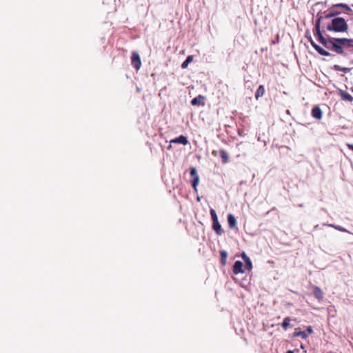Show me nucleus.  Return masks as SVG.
I'll use <instances>...</instances> for the list:
<instances>
[{
	"mask_svg": "<svg viewBox=\"0 0 353 353\" xmlns=\"http://www.w3.org/2000/svg\"><path fill=\"white\" fill-rule=\"evenodd\" d=\"M314 35L317 37L318 41L322 43L326 48L334 51L339 54H343L344 50L340 43L336 41L339 38L325 39L320 30L319 19L317 21L314 28Z\"/></svg>",
	"mask_w": 353,
	"mask_h": 353,
	"instance_id": "obj_1",
	"label": "nucleus"
},
{
	"mask_svg": "<svg viewBox=\"0 0 353 353\" xmlns=\"http://www.w3.org/2000/svg\"><path fill=\"white\" fill-rule=\"evenodd\" d=\"M327 30L335 32H345L348 30V25L343 17H335L327 25Z\"/></svg>",
	"mask_w": 353,
	"mask_h": 353,
	"instance_id": "obj_2",
	"label": "nucleus"
},
{
	"mask_svg": "<svg viewBox=\"0 0 353 353\" xmlns=\"http://www.w3.org/2000/svg\"><path fill=\"white\" fill-rule=\"evenodd\" d=\"M210 212L212 220V228L218 236H221L223 230L219 222L217 214L214 209H211Z\"/></svg>",
	"mask_w": 353,
	"mask_h": 353,
	"instance_id": "obj_3",
	"label": "nucleus"
},
{
	"mask_svg": "<svg viewBox=\"0 0 353 353\" xmlns=\"http://www.w3.org/2000/svg\"><path fill=\"white\" fill-rule=\"evenodd\" d=\"M131 63L132 66L137 70H139L141 66V61L140 56L137 52H132L131 57Z\"/></svg>",
	"mask_w": 353,
	"mask_h": 353,
	"instance_id": "obj_4",
	"label": "nucleus"
},
{
	"mask_svg": "<svg viewBox=\"0 0 353 353\" xmlns=\"http://www.w3.org/2000/svg\"><path fill=\"white\" fill-rule=\"evenodd\" d=\"M313 294L319 301H321L323 299L324 292L318 286H313Z\"/></svg>",
	"mask_w": 353,
	"mask_h": 353,
	"instance_id": "obj_5",
	"label": "nucleus"
},
{
	"mask_svg": "<svg viewBox=\"0 0 353 353\" xmlns=\"http://www.w3.org/2000/svg\"><path fill=\"white\" fill-rule=\"evenodd\" d=\"M310 43L312 46L321 54L323 56H330V53L324 50L323 48L317 45L314 41L310 39Z\"/></svg>",
	"mask_w": 353,
	"mask_h": 353,
	"instance_id": "obj_6",
	"label": "nucleus"
},
{
	"mask_svg": "<svg viewBox=\"0 0 353 353\" xmlns=\"http://www.w3.org/2000/svg\"><path fill=\"white\" fill-rule=\"evenodd\" d=\"M243 264L241 261H236L233 265V269H232L233 273L235 274H238L239 273H243L244 270L243 269Z\"/></svg>",
	"mask_w": 353,
	"mask_h": 353,
	"instance_id": "obj_7",
	"label": "nucleus"
},
{
	"mask_svg": "<svg viewBox=\"0 0 353 353\" xmlns=\"http://www.w3.org/2000/svg\"><path fill=\"white\" fill-rule=\"evenodd\" d=\"M336 41L340 43L342 47H353V39L339 38Z\"/></svg>",
	"mask_w": 353,
	"mask_h": 353,
	"instance_id": "obj_8",
	"label": "nucleus"
},
{
	"mask_svg": "<svg viewBox=\"0 0 353 353\" xmlns=\"http://www.w3.org/2000/svg\"><path fill=\"white\" fill-rule=\"evenodd\" d=\"M170 143H179L185 145L188 143V140L185 136L180 135L179 137L172 139Z\"/></svg>",
	"mask_w": 353,
	"mask_h": 353,
	"instance_id": "obj_9",
	"label": "nucleus"
},
{
	"mask_svg": "<svg viewBox=\"0 0 353 353\" xmlns=\"http://www.w3.org/2000/svg\"><path fill=\"white\" fill-rule=\"evenodd\" d=\"M312 116L319 120L322 118V111L319 106L316 105L312 108Z\"/></svg>",
	"mask_w": 353,
	"mask_h": 353,
	"instance_id": "obj_10",
	"label": "nucleus"
},
{
	"mask_svg": "<svg viewBox=\"0 0 353 353\" xmlns=\"http://www.w3.org/2000/svg\"><path fill=\"white\" fill-rule=\"evenodd\" d=\"M228 225L230 228H234V227H236V218L235 216L232 214H229L228 215Z\"/></svg>",
	"mask_w": 353,
	"mask_h": 353,
	"instance_id": "obj_11",
	"label": "nucleus"
},
{
	"mask_svg": "<svg viewBox=\"0 0 353 353\" xmlns=\"http://www.w3.org/2000/svg\"><path fill=\"white\" fill-rule=\"evenodd\" d=\"M264 93H265L264 86L263 85H259L255 92L256 99H258L259 97H261L262 96H263Z\"/></svg>",
	"mask_w": 353,
	"mask_h": 353,
	"instance_id": "obj_12",
	"label": "nucleus"
},
{
	"mask_svg": "<svg viewBox=\"0 0 353 353\" xmlns=\"http://www.w3.org/2000/svg\"><path fill=\"white\" fill-rule=\"evenodd\" d=\"M341 97L343 100L347 101H353V97L349 94L348 92L341 91Z\"/></svg>",
	"mask_w": 353,
	"mask_h": 353,
	"instance_id": "obj_13",
	"label": "nucleus"
},
{
	"mask_svg": "<svg viewBox=\"0 0 353 353\" xmlns=\"http://www.w3.org/2000/svg\"><path fill=\"white\" fill-rule=\"evenodd\" d=\"M291 321V319L290 317H285L281 324L283 330H287L288 327H291L290 323Z\"/></svg>",
	"mask_w": 353,
	"mask_h": 353,
	"instance_id": "obj_14",
	"label": "nucleus"
},
{
	"mask_svg": "<svg viewBox=\"0 0 353 353\" xmlns=\"http://www.w3.org/2000/svg\"><path fill=\"white\" fill-rule=\"evenodd\" d=\"M204 99V97L202 96V95H199L197 97H195L194 98L192 101H191V104L192 105H201V100H203Z\"/></svg>",
	"mask_w": 353,
	"mask_h": 353,
	"instance_id": "obj_15",
	"label": "nucleus"
},
{
	"mask_svg": "<svg viewBox=\"0 0 353 353\" xmlns=\"http://www.w3.org/2000/svg\"><path fill=\"white\" fill-rule=\"evenodd\" d=\"M193 60V56L189 55L186 59L182 63L181 68L183 69L187 68L188 66V64L191 63Z\"/></svg>",
	"mask_w": 353,
	"mask_h": 353,
	"instance_id": "obj_16",
	"label": "nucleus"
},
{
	"mask_svg": "<svg viewBox=\"0 0 353 353\" xmlns=\"http://www.w3.org/2000/svg\"><path fill=\"white\" fill-rule=\"evenodd\" d=\"M219 153H220V156L222 159V162L223 163H226L229 159L227 152L224 150H221Z\"/></svg>",
	"mask_w": 353,
	"mask_h": 353,
	"instance_id": "obj_17",
	"label": "nucleus"
},
{
	"mask_svg": "<svg viewBox=\"0 0 353 353\" xmlns=\"http://www.w3.org/2000/svg\"><path fill=\"white\" fill-rule=\"evenodd\" d=\"M294 337L300 336L303 339H306L307 338L308 335L304 331H296L294 333Z\"/></svg>",
	"mask_w": 353,
	"mask_h": 353,
	"instance_id": "obj_18",
	"label": "nucleus"
},
{
	"mask_svg": "<svg viewBox=\"0 0 353 353\" xmlns=\"http://www.w3.org/2000/svg\"><path fill=\"white\" fill-rule=\"evenodd\" d=\"M199 177H194L192 179L191 183H192V186L193 188V189L196 192L197 191V185L199 184Z\"/></svg>",
	"mask_w": 353,
	"mask_h": 353,
	"instance_id": "obj_19",
	"label": "nucleus"
},
{
	"mask_svg": "<svg viewBox=\"0 0 353 353\" xmlns=\"http://www.w3.org/2000/svg\"><path fill=\"white\" fill-rule=\"evenodd\" d=\"M220 254H221L222 264L224 265L225 263L227 256H228L227 252L224 250H222L220 252Z\"/></svg>",
	"mask_w": 353,
	"mask_h": 353,
	"instance_id": "obj_20",
	"label": "nucleus"
},
{
	"mask_svg": "<svg viewBox=\"0 0 353 353\" xmlns=\"http://www.w3.org/2000/svg\"><path fill=\"white\" fill-rule=\"evenodd\" d=\"M341 13V12L339 11H337V10H332L329 14H327L326 15V18H330V17H335V16H337L339 15V14Z\"/></svg>",
	"mask_w": 353,
	"mask_h": 353,
	"instance_id": "obj_21",
	"label": "nucleus"
},
{
	"mask_svg": "<svg viewBox=\"0 0 353 353\" xmlns=\"http://www.w3.org/2000/svg\"><path fill=\"white\" fill-rule=\"evenodd\" d=\"M190 175L191 176H192V178H194L196 176L199 177L196 169L194 167L190 168Z\"/></svg>",
	"mask_w": 353,
	"mask_h": 353,
	"instance_id": "obj_22",
	"label": "nucleus"
},
{
	"mask_svg": "<svg viewBox=\"0 0 353 353\" xmlns=\"http://www.w3.org/2000/svg\"><path fill=\"white\" fill-rule=\"evenodd\" d=\"M245 267L247 268L248 270H250L252 268V261L251 260H248L246 262H245Z\"/></svg>",
	"mask_w": 353,
	"mask_h": 353,
	"instance_id": "obj_23",
	"label": "nucleus"
},
{
	"mask_svg": "<svg viewBox=\"0 0 353 353\" xmlns=\"http://www.w3.org/2000/svg\"><path fill=\"white\" fill-rule=\"evenodd\" d=\"M345 6H346L345 3H336V4H334L332 6V8H345Z\"/></svg>",
	"mask_w": 353,
	"mask_h": 353,
	"instance_id": "obj_24",
	"label": "nucleus"
},
{
	"mask_svg": "<svg viewBox=\"0 0 353 353\" xmlns=\"http://www.w3.org/2000/svg\"><path fill=\"white\" fill-rule=\"evenodd\" d=\"M241 256L243 258V259L244 260L245 263L248 261V260H250V258L245 254V253H243L241 254Z\"/></svg>",
	"mask_w": 353,
	"mask_h": 353,
	"instance_id": "obj_25",
	"label": "nucleus"
},
{
	"mask_svg": "<svg viewBox=\"0 0 353 353\" xmlns=\"http://www.w3.org/2000/svg\"><path fill=\"white\" fill-rule=\"evenodd\" d=\"M241 256L243 258V259L244 260L245 263L248 261V260H250V258L245 254V253H243L241 254Z\"/></svg>",
	"mask_w": 353,
	"mask_h": 353,
	"instance_id": "obj_26",
	"label": "nucleus"
},
{
	"mask_svg": "<svg viewBox=\"0 0 353 353\" xmlns=\"http://www.w3.org/2000/svg\"><path fill=\"white\" fill-rule=\"evenodd\" d=\"M343 9H345L346 12L352 11L351 8L347 4H346V6H345V8Z\"/></svg>",
	"mask_w": 353,
	"mask_h": 353,
	"instance_id": "obj_27",
	"label": "nucleus"
},
{
	"mask_svg": "<svg viewBox=\"0 0 353 353\" xmlns=\"http://www.w3.org/2000/svg\"><path fill=\"white\" fill-rule=\"evenodd\" d=\"M307 332H308L309 334H312V332H313L312 327L311 326H308V327H307Z\"/></svg>",
	"mask_w": 353,
	"mask_h": 353,
	"instance_id": "obj_28",
	"label": "nucleus"
},
{
	"mask_svg": "<svg viewBox=\"0 0 353 353\" xmlns=\"http://www.w3.org/2000/svg\"><path fill=\"white\" fill-rule=\"evenodd\" d=\"M347 146L350 150L353 151V144L348 143Z\"/></svg>",
	"mask_w": 353,
	"mask_h": 353,
	"instance_id": "obj_29",
	"label": "nucleus"
},
{
	"mask_svg": "<svg viewBox=\"0 0 353 353\" xmlns=\"http://www.w3.org/2000/svg\"><path fill=\"white\" fill-rule=\"evenodd\" d=\"M340 70L346 72L349 71L350 69L347 68H344L341 69Z\"/></svg>",
	"mask_w": 353,
	"mask_h": 353,
	"instance_id": "obj_30",
	"label": "nucleus"
},
{
	"mask_svg": "<svg viewBox=\"0 0 353 353\" xmlns=\"http://www.w3.org/2000/svg\"><path fill=\"white\" fill-rule=\"evenodd\" d=\"M286 353H294V352L292 350H288V351H287Z\"/></svg>",
	"mask_w": 353,
	"mask_h": 353,
	"instance_id": "obj_31",
	"label": "nucleus"
},
{
	"mask_svg": "<svg viewBox=\"0 0 353 353\" xmlns=\"http://www.w3.org/2000/svg\"><path fill=\"white\" fill-rule=\"evenodd\" d=\"M336 229H338L339 230H341V231H344L345 230L344 229H341V228H336Z\"/></svg>",
	"mask_w": 353,
	"mask_h": 353,
	"instance_id": "obj_32",
	"label": "nucleus"
},
{
	"mask_svg": "<svg viewBox=\"0 0 353 353\" xmlns=\"http://www.w3.org/2000/svg\"><path fill=\"white\" fill-rule=\"evenodd\" d=\"M334 68H335L336 70H339V66H338V65H334Z\"/></svg>",
	"mask_w": 353,
	"mask_h": 353,
	"instance_id": "obj_33",
	"label": "nucleus"
},
{
	"mask_svg": "<svg viewBox=\"0 0 353 353\" xmlns=\"http://www.w3.org/2000/svg\"><path fill=\"white\" fill-rule=\"evenodd\" d=\"M212 154L216 155V151H214H214L212 152Z\"/></svg>",
	"mask_w": 353,
	"mask_h": 353,
	"instance_id": "obj_34",
	"label": "nucleus"
}]
</instances>
